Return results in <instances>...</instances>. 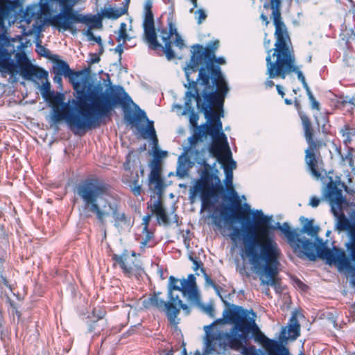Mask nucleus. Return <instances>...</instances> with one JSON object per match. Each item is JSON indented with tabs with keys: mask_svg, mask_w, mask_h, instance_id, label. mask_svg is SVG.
<instances>
[{
	"mask_svg": "<svg viewBox=\"0 0 355 355\" xmlns=\"http://www.w3.org/2000/svg\"><path fill=\"white\" fill-rule=\"evenodd\" d=\"M340 184L341 182L339 179L334 180L332 178H329V181L327 184L324 191V196L331 205V209L334 214H336V211L334 209V206L337 205L340 207L344 202L342 189L339 187Z\"/></svg>",
	"mask_w": 355,
	"mask_h": 355,
	"instance_id": "nucleus-19",
	"label": "nucleus"
},
{
	"mask_svg": "<svg viewBox=\"0 0 355 355\" xmlns=\"http://www.w3.org/2000/svg\"><path fill=\"white\" fill-rule=\"evenodd\" d=\"M263 46L266 50L267 56L266 58V74L268 76L270 73L269 68H270V62L271 64H273L275 62V60H272V57L275 58L276 56L273 55L274 53V49H270L271 46V41L270 39L268 38V33H265V36L263 38Z\"/></svg>",
	"mask_w": 355,
	"mask_h": 355,
	"instance_id": "nucleus-28",
	"label": "nucleus"
},
{
	"mask_svg": "<svg viewBox=\"0 0 355 355\" xmlns=\"http://www.w3.org/2000/svg\"><path fill=\"white\" fill-rule=\"evenodd\" d=\"M107 312L104 306L94 307L91 313L92 316L89 315V318H94L96 320L104 318Z\"/></svg>",
	"mask_w": 355,
	"mask_h": 355,
	"instance_id": "nucleus-35",
	"label": "nucleus"
},
{
	"mask_svg": "<svg viewBox=\"0 0 355 355\" xmlns=\"http://www.w3.org/2000/svg\"><path fill=\"white\" fill-rule=\"evenodd\" d=\"M270 217L263 215L261 211H257V215L254 217V232L252 226H248L245 231L248 236L243 238L244 251L245 254L250 257L252 263L256 268H259L258 261L260 258L256 250L259 246L261 257L265 259L266 264L263 268V272L260 274L259 279L262 285L272 286L277 293H282L281 280L277 277L279 273L277 265L278 259L281 254L277 243L270 236V230L275 227L270 225Z\"/></svg>",
	"mask_w": 355,
	"mask_h": 355,
	"instance_id": "nucleus-3",
	"label": "nucleus"
},
{
	"mask_svg": "<svg viewBox=\"0 0 355 355\" xmlns=\"http://www.w3.org/2000/svg\"><path fill=\"white\" fill-rule=\"evenodd\" d=\"M243 343V346L239 349H241V352L243 355H257V350L253 345L246 346Z\"/></svg>",
	"mask_w": 355,
	"mask_h": 355,
	"instance_id": "nucleus-40",
	"label": "nucleus"
},
{
	"mask_svg": "<svg viewBox=\"0 0 355 355\" xmlns=\"http://www.w3.org/2000/svg\"><path fill=\"white\" fill-rule=\"evenodd\" d=\"M218 46V40L209 42L205 48L199 44H193L185 73L187 84L196 81L202 86L201 98L223 106L229 87L219 66L225 64V60L216 57Z\"/></svg>",
	"mask_w": 355,
	"mask_h": 355,
	"instance_id": "nucleus-2",
	"label": "nucleus"
},
{
	"mask_svg": "<svg viewBox=\"0 0 355 355\" xmlns=\"http://www.w3.org/2000/svg\"><path fill=\"white\" fill-rule=\"evenodd\" d=\"M221 164L225 173L227 187L230 183V190L233 194V198L231 199L232 206H223L220 210V215L226 223L238 221L243 223L249 222L251 214L250 207L248 204L242 205L239 197L232 187V171L236 168V163L232 159Z\"/></svg>",
	"mask_w": 355,
	"mask_h": 355,
	"instance_id": "nucleus-12",
	"label": "nucleus"
},
{
	"mask_svg": "<svg viewBox=\"0 0 355 355\" xmlns=\"http://www.w3.org/2000/svg\"><path fill=\"white\" fill-rule=\"evenodd\" d=\"M153 214H149L144 216L142 219V225L144 226L143 229L144 231H147V229H149V223L151 220V218Z\"/></svg>",
	"mask_w": 355,
	"mask_h": 355,
	"instance_id": "nucleus-43",
	"label": "nucleus"
},
{
	"mask_svg": "<svg viewBox=\"0 0 355 355\" xmlns=\"http://www.w3.org/2000/svg\"><path fill=\"white\" fill-rule=\"evenodd\" d=\"M166 152L165 151H156L155 153V156L156 159L161 158L163 155H166Z\"/></svg>",
	"mask_w": 355,
	"mask_h": 355,
	"instance_id": "nucleus-57",
	"label": "nucleus"
},
{
	"mask_svg": "<svg viewBox=\"0 0 355 355\" xmlns=\"http://www.w3.org/2000/svg\"><path fill=\"white\" fill-rule=\"evenodd\" d=\"M212 175L207 174L194 187L193 195L199 193L202 200V209H205L213 206L211 198L216 195V191H223L221 185L215 187L212 182Z\"/></svg>",
	"mask_w": 355,
	"mask_h": 355,
	"instance_id": "nucleus-15",
	"label": "nucleus"
},
{
	"mask_svg": "<svg viewBox=\"0 0 355 355\" xmlns=\"http://www.w3.org/2000/svg\"><path fill=\"white\" fill-rule=\"evenodd\" d=\"M51 61L54 62L52 72L54 74L63 75L64 77L69 78V82L72 84L73 89L76 92V100L72 99L71 103L75 105L77 111L89 107L90 104H88L87 101V100L90 101V97L87 90L88 87L87 82L77 80L78 78L82 75V71L71 70L68 63L59 59L58 55H56Z\"/></svg>",
	"mask_w": 355,
	"mask_h": 355,
	"instance_id": "nucleus-13",
	"label": "nucleus"
},
{
	"mask_svg": "<svg viewBox=\"0 0 355 355\" xmlns=\"http://www.w3.org/2000/svg\"><path fill=\"white\" fill-rule=\"evenodd\" d=\"M193 101L194 100L191 101V109H188L185 105H184V107H185V108L188 111L190 112L189 122H190L191 125L193 127L197 128L198 127V121L199 116H198V113L194 112V109H193Z\"/></svg>",
	"mask_w": 355,
	"mask_h": 355,
	"instance_id": "nucleus-38",
	"label": "nucleus"
},
{
	"mask_svg": "<svg viewBox=\"0 0 355 355\" xmlns=\"http://www.w3.org/2000/svg\"><path fill=\"white\" fill-rule=\"evenodd\" d=\"M265 85L266 87H272L274 85H275V83L272 80H267L266 82H265Z\"/></svg>",
	"mask_w": 355,
	"mask_h": 355,
	"instance_id": "nucleus-58",
	"label": "nucleus"
},
{
	"mask_svg": "<svg viewBox=\"0 0 355 355\" xmlns=\"http://www.w3.org/2000/svg\"><path fill=\"white\" fill-rule=\"evenodd\" d=\"M100 48H99V51H98V55H101L103 53V43L101 42V45H99Z\"/></svg>",
	"mask_w": 355,
	"mask_h": 355,
	"instance_id": "nucleus-62",
	"label": "nucleus"
},
{
	"mask_svg": "<svg viewBox=\"0 0 355 355\" xmlns=\"http://www.w3.org/2000/svg\"><path fill=\"white\" fill-rule=\"evenodd\" d=\"M86 35L89 37L90 40L95 41L98 45H101V37L100 36L95 37L93 32L92 31V29H88L86 31Z\"/></svg>",
	"mask_w": 355,
	"mask_h": 355,
	"instance_id": "nucleus-42",
	"label": "nucleus"
},
{
	"mask_svg": "<svg viewBox=\"0 0 355 355\" xmlns=\"http://www.w3.org/2000/svg\"><path fill=\"white\" fill-rule=\"evenodd\" d=\"M276 89H277V91L278 94L282 96V98H284V96H285V93L283 91L282 87L281 85H276Z\"/></svg>",
	"mask_w": 355,
	"mask_h": 355,
	"instance_id": "nucleus-55",
	"label": "nucleus"
},
{
	"mask_svg": "<svg viewBox=\"0 0 355 355\" xmlns=\"http://www.w3.org/2000/svg\"><path fill=\"white\" fill-rule=\"evenodd\" d=\"M196 13L198 15L197 17L198 24H200L207 18V15L202 9L198 10Z\"/></svg>",
	"mask_w": 355,
	"mask_h": 355,
	"instance_id": "nucleus-44",
	"label": "nucleus"
},
{
	"mask_svg": "<svg viewBox=\"0 0 355 355\" xmlns=\"http://www.w3.org/2000/svg\"><path fill=\"white\" fill-rule=\"evenodd\" d=\"M41 94L53 108V119L58 123L65 120L71 129L88 130L99 126L101 118L110 115L112 110L121 105L124 110L134 104L130 96L121 86L112 89L110 96L103 93L92 91L89 93L91 104L89 107L78 111L80 115L73 113V108L69 101L64 103L65 96L62 93L55 94L51 90V84L46 80L41 87Z\"/></svg>",
	"mask_w": 355,
	"mask_h": 355,
	"instance_id": "nucleus-1",
	"label": "nucleus"
},
{
	"mask_svg": "<svg viewBox=\"0 0 355 355\" xmlns=\"http://www.w3.org/2000/svg\"><path fill=\"white\" fill-rule=\"evenodd\" d=\"M126 24L123 22L120 24L118 36L116 37V41L118 42H120L121 40L123 41V42L126 41H129L130 40V37L128 36L127 33V29H126Z\"/></svg>",
	"mask_w": 355,
	"mask_h": 355,
	"instance_id": "nucleus-36",
	"label": "nucleus"
},
{
	"mask_svg": "<svg viewBox=\"0 0 355 355\" xmlns=\"http://www.w3.org/2000/svg\"><path fill=\"white\" fill-rule=\"evenodd\" d=\"M10 14V1H0V29L3 28L4 19ZM0 73L3 77H15L20 73L23 78L30 80L47 79L48 72L42 68L33 65L26 53L15 52L14 46L3 33H0Z\"/></svg>",
	"mask_w": 355,
	"mask_h": 355,
	"instance_id": "nucleus-6",
	"label": "nucleus"
},
{
	"mask_svg": "<svg viewBox=\"0 0 355 355\" xmlns=\"http://www.w3.org/2000/svg\"><path fill=\"white\" fill-rule=\"evenodd\" d=\"M0 282H1L6 286H8V282L7 279L3 275L2 271L0 270Z\"/></svg>",
	"mask_w": 355,
	"mask_h": 355,
	"instance_id": "nucleus-54",
	"label": "nucleus"
},
{
	"mask_svg": "<svg viewBox=\"0 0 355 355\" xmlns=\"http://www.w3.org/2000/svg\"><path fill=\"white\" fill-rule=\"evenodd\" d=\"M100 55L97 53H91L90 54V63L94 64L98 63L100 61Z\"/></svg>",
	"mask_w": 355,
	"mask_h": 355,
	"instance_id": "nucleus-47",
	"label": "nucleus"
},
{
	"mask_svg": "<svg viewBox=\"0 0 355 355\" xmlns=\"http://www.w3.org/2000/svg\"><path fill=\"white\" fill-rule=\"evenodd\" d=\"M260 18L265 23L266 26H268L269 24L270 21L268 19V17L264 13L261 14Z\"/></svg>",
	"mask_w": 355,
	"mask_h": 355,
	"instance_id": "nucleus-56",
	"label": "nucleus"
},
{
	"mask_svg": "<svg viewBox=\"0 0 355 355\" xmlns=\"http://www.w3.org/2000/svg\"><path fill=\"white\" fill-rule=\"evenodd\" d=\"M165 355H173V349H171L169 351H168Z\"/></svg>",
	"mask_w": 355,
	"mask_h": 355,
	"instance_id": "nucleus-64",
	"label": "nucleus"
},
{
	"mask_svg": "<svg viewBox=\"0 0 355 355\" xmlns=\"http://www.w3.org/2000/svg\"><path fill=\"white\" fill-rule=\"evenodd\" d=\"M193 261V269L196 271L198 270L199 268H204L203 267V263H202L201 261H197L196 259H192Z\"/></svg>",
	"mask_w": 355,
	"mask_h": 355,
	"instance_id": "nucleus-48",
	"label": "nucleus"
},
{
	"mask_svg": "<svg viewBox=\"0 0 355 355\" xmlns=\"http://www.w3.org/2000/svg\"><path fill=\"white\" fill-rule=\"evenodd\" d=\"M78 0H40L39 12L46 17V22L58 31H69L73 34L77 23L89 25L88 29L101 26V19L95 15L80 14L73 9Z\"/></svg>",
	"mask_w": 355,
	"mask_h": 355,
	"instance_id": "nucleus-7",
	"label": "nucleus"
},
{
	"mask_svg": "<svg viewBox=\"0 0 355 355\" xmlns=\"http://www.w3.org/2000/svg\"><path fill=\"white\" fill-rule=\"evenodd\" d=\"M131 191L135 196H139L141 193V187L139 184V176L136 173L135 178L132 182V185H130Z\"/></svg>",
	"mask_w": 355,
	"mask_h": 355,
	"instance_id": "nucleus-39",
	"label": "nucleus"
},
{
	"mask_svg": "<svg viewBox=\"0 0 355 355\" xmlns=\"http://www.w3.org/2000/svg\"><path fill=\"white\" fill-rule=\"evenodd\" d=\"M336 150L340 157V163L343 166H348L352 171L355 169V149L350 146H347L345 153H343L341 148H336Z\"/></svg>",
	"mask_w": 355,
	"mask_h": 355,
	"instance_id": "nucleus-22",
	"label": "nucleus"
},
{
	"mask_svg": "<svg viewBox=\"0 0 355 355\" xmlns=\"http://www.w3.org/2000/svg\"><path fill=\"white\" fill-rule=\"evenodd\" d=\"M294 103L301 120L304 137L308 145L304 152L305 163L311 174L318 180L322 177V171L319 168V163L321 162L320 150L327 147L328 130L326 128V124H320L317 116L314 117V123L311 121L310 117L302 111L300 103L296 98Z\"/></svg>",
	"mask_w": 355,
	"mask_h": 355,
	"instance_id": "nucleus-9",
	"label": "nucleus"
},
{
	"mask_svg": "<svg viewBox=\"0 0 355 355\" xmlns=\"http://www.w3.org/2000/svg\"><path fill=\"white\" fill-rule=\"evenodd\" d=\"M284 103L286 104V105H291L293 104V101L291 99H288V98H285L284 99Z\"/></svg>",
	"mask_w": 355,
	"mask_h": 355,
	"instance_id": "nucleus-61",
	"label": "nucleus"
},
{
	"mask_svg": "<svg viewBox=\"0 0 355 355\" xmlns=\"http://www.w3.org/2000/svg\"><path fill=\"white\" fill-rule=\"evenodd\" d=\"M40 51L39 53L44 58L52 60L57 55H52L50 51L42 46H40Z\"/></svg>",
	"mask_w": 355,
	"mask_h": 355,
	"instance_id": "nucleus-41",
	"label": "nucleus"
},
{
	"mask_svg": "<svg viewBox=\"0 0 355 355\" xmlns=\"http://www.w3.org/2000/svg\"><path fill=\"white\" fill-rule=\"evenodd\" d=\"M263 293L267 295L268 297L271 298L272 296L270 295V288H268V286L264 288V290L263 291Z\"/></svg>",
	"mask_w": 355,
	"mask_h": 355,
	"instance_id": "nucleus-59",
	"label": "nucleus"
},
{
	"mask_svg": "<svg viewBox=\"0 0 355 355\" xmlns=\"http://www.w3.org/2000/svg\"><path fill=\"white\" fill-rule=\"evenodd\" d=\"M183 289V295L187 296L189 302L198 304L200 302V296L196 282V277L193 274L188 275L187 279L181 280V287Z\"/></svg>",
	"mask_w": 355,
	"mask_h": 355,
	"instance_id": "nucleus-20",
	"label": "nucleus"
},
{
	"mask_svg": "<svg viewBox=\"0 0 355 355\" xmlns=\"http://www.w3.org/2000/svg\"><path fill=\"white\" fill-rule=\"evenodd\" d=\"M272 19L275 26L274 36L275 38L273 55L276 56V60L273 64L269 63V78L279 77L284 79L287 75L295 73L305 90H309L310 88L305 77L295 64L291 39L282 15Z\"/></svg>",
	"mask_w": 355,
	"mask_h": 355,
	"instance_id": "nucleus-8",
	"label": "nucleus"
},
{
	"mask_svg": "<svg viewBox=\"0 0 355 355\" xmlns=\"http://www.w3.org/2000/svg\"><path fill=\"white\" fill-rule=\"evenodd\" d=\"M126 12L125 9L120 8L116 9L114 8H108L103 10V15L108 18L112 19H116Z\"/></svg>",
	"mask_w": 355,
	"mask_h": 355,
	"instance_id": "nucleus-31",
	"label": "nucleus"
},
{
	"mask_svg": "<svg viewBox=\"0 0 355 355\" xmlns=\"http://www.w3.org/2000/svg\"><path fill=\"white\" fill-rule=\"evenodd\" d=\"M282 0H269L263 3V7L266 10H272L270 17L273 19L282 15Z\"/></svg>",
	"mask_w": 355,
	"mask_h": 355,
	"instance_id": "nucleus-26",
	"label": "nucleus"
},
{
	"mask_svg": "<svg viewBox=\"0 0 355 355\" xmlns=\"http://www.w3.org/2000/svg\"><path fill=\"white\" fill-rule=\"evenodd\" d=\"M174 223H176L177 225H178V217L177 214L174 215Z\"/></svg>",
	"mask_w": 355,
	"mask_h": 355,
	"instance_id": "nucleus-63",
	"label": "nucleus"
},
{
	"mask_svg": "<svg viewBox=\"0 0 355 355\" xmlns=\"http://www.w3.org/2000/svg\"><path fill=\"white\" fill-rule=\"evenodd\" d=\"M354 235H355V223L352 225L350 230V236H353Z\"/></svg>",
	"mask_w": 355,
	"mask_h": 355,
	"instance_id": "nucleus-60",
	"label": "nucleus"
},
{
	"mask_svg": "<svg viewBox=\"0 0 355 355\" xmlns=\"http://www.w3.org/2000/svg\"><path fill=\"white\" fill-rule=\"evenodd\" d=\"M203 310L209 314L210 316L213 317L214 315V309L211 304H209L207 306H205L203 307Z\"/></svg>",
	"mask_w": 355,
	"mask_h": 355,
	"instance_id": "nucleus-46",
	"label": "nucleus"
},
{
	"mask_svg": "<svg viewBox=\"0 0 355 355\" xmlns=\"http://www.w3.org/2000/svg\"><path fill=\"white\" fill-rule=\"evenodd\" d=\"M341 103L343 105H345L346 103H349L355 107V96L350 98L348 101H343Z\"/></svg>",
	"mask_w": 355,
	"mask_h": 355,
	"instance_id": "nucleus-52",
	"label": "nucleus"
},
{
	"mask_svg": "<svg viewBox=\"0 0 355 355\" xmlns=\"http://www.w3.org/2000/svg\"><path fill=\"white\" fill-rule=\"evenodd\" d=\"M149 183L155 185V190L162 191L163 189V180L161 177V168L158 159L155 161V164L152 166L149 174Z\"/></svg>",
	"mask_w": 355,
	"mask_h": 355,
	"instance_id": "nucleus-23",
	"label": "nucleus"
},
{
	"mask_svg": "<svg viewBox=\"0 0 355 355\" xmlns=\"http://www.w3.org/2000/svg\"><path fill=\"white\" fill-rule=\"evenodd\" d=\"M306 95L309 98V102H310V107L311 110H315L317 111L320 110V103L315 99L314 97L313 93L311 92V89L306 91Z\"/></svg>",
	"mask_w": 355,
	"mask_h": 355,
	"instance_id": "nucleus-37",
	"label": "nucleus"
},
{
	"mask_svg": "<svg viewBox=\"0 0 355 355\" xmlns=\"http://www.w3.org/2000/svg\"><path fill=\"white\" fill-rule=\"evenodd\" d=\"M73 191L82 200L83 209L87 217L89 216L87 214H93L98 221L103 224L105 218L109 216V212L103 209L107 207L111 211L115 227L129 225V218L124 212H119V205L116 203L105 200L103 207L100 206V201L104 200L110 191V184L103 179L94 175L88 177L78 182Z\"/></svg>",
	"mask_w": 355,
	"mask_h": 355,
	"instance_id": "nucleus-5",
	"label": "nucleus"
},
{
	"mask_svg": "<svg viewBox=\"0 0 355 355\" xmlns=\"http://www.w3.org/2000/svg\"><path fill=\"white\" fill-rule=\"evenodd\" d=\"M300 220L301 223H304L302 227L300 232L302 233H306L308 235L315 237V242L311 241L313 244H317L316 239L320 238L318 236V233L320 231V227L318 225H314V220L313 219H308L304 218V216H301L300 218Z\"/></svg>",
	"mask_w": 355,
	"mask_h": 355,
	"instance_id": "nucleus-24",
	"label": "nucleus"
},
{
	"mask_svg": "<svg viewBox=\"0 0 355 355\" xmlns=\"http://www.w3.org/2000/svg\"><path fill=\"white\" fill-rule=\"evenodd\" d=\"M161 293L154 292L150 296L144 300L142 304L146 309H156L159 311H165L169 320L173 321L178 315L180 309H182L187 315L190 313V308L184 304L179 296L171 297L168 302H165L159 295Z\"/></svg>",
	"mask_w": 355,
	"mask_h": 355,
	"instance_id": "nucleus-14",
	"label": "nucleus"
},
{
	"mask_svg": "<svg viewBox=\"0 0 355 355\" xmlns=\"http://www.w3.org/2000/svg\"><path fill=\"white\" fill-rule=\"evenodd\" d=\"M212 137L213 143L209 147V151L212 156L215 157L220 164L232 159V152L223 129L214 132V136Z\"/></svg>",
	"mask_w": 355,
	"mask_h": 355,
	"instance_id": "nucleus-16",
	"label": "nucleus"
},
{
	"mask_svg": "<svg viewBox=\"0 0 355 355\" xmlns=\"http://www.w3.org/2000/svg\"><path fill=\"white\" fill-rule=\"evenodd\" d=\"M277 225V229L284 234L293 252H297L299 257H305L310 261H315L319 257L326 260L329 264L334 263L338 270L350 272L355 284V235L350 236L345 245L347 257L345 252L340 248H334V251L328 248L321 238L316 239V245L310 239L300 238L297 230H292L286 222L282 225L278 223Z\"/></svg>",
	"mask_w": 355,
	"mask_h": 355,
	"instance_id": "nucleus-4",
	"label": "nucleus"
},
{
	"mask_svg": "<svg viewBox=\"0 0 355 355\" xmlns=\"http://www.w3.org/2000/svg\"><path fill=\"white\" fill-rule=\"evenodd\" d=\"M114 51L118 53L119 56L121 57L123 52V44H118L116 46V48L114 49Z\"/></svg>",
	"mask_w": 355,
	"mask_h": 355,
	"instance_id": "nucleus-53",
	"label": "nucleus"
},
{
	"mask_svg": "<svg viewBox=\"0 0 355 355\" xmlns=\"http://www.w3.org/2000/svg\"><path fill=\"white\" fill-rule=\"evenodd\" d=\"M229 228L232 230L229 235L232 241L234 243L240 241L242 239L244 230L241 227L234 226H230Z\"/></svg>",
	"mask_w": 355,
	"mask_h": 355,
	"instance_id": "nucleus-34",
	"label": "nucleus"
},
{
	"mask_svg": "<svg viewBox=\"0 0 355 355\" xmlns=\"http://www.w3.org/2000/svg\"><path fill=\"white\" fill-rule=\"evenodd\" d=\"M136 107H137L139 110L138 114H132L131 112L126 113L125 114V119L128 122V123L130 124L132 126H137L139 122L142 119H146L148 121L147 128L144 129L142 132V137L144 139L151 138L155 143V144H157V138L156 136V132L154 128L153 121H148V117L146 116V112L144 110L139 109L138 105L134 104Z\"/></svg>",
	"mask_w": 355,
	"mask_h": 355,
	"instance_id": "nucleus-17",
	"label": "nucleus"
},
{
	"mask_svg": "<svg viewBox=\"0 0 355 355\" xmlns=\"http://www.w3.org/2000/svg\"><path fill=\"white\" fill-rule=\"evenodd\" d=\"M201 272L203 273L204 275V277H205V282L207 285L209 286H211L216 291V293H217V295L220 297V298L223 300V302L225 304H227L226 301L224 300L223 297L220 294V291L223 290V288L218 286L212 279L210 277L209 275H208L207 273H206V270L204 268H201Z\"/></svg>",
	"mask_w": 355,
	"mask_h": 355,
	"instance_id": "nucleus-30",
	"label": "nucleus"
},
{
	"mask_svg": "<svg viewBox=\"0 0 355 355\" xmlns=\"http://www.w3.org/2000/svg\"><path fill=\"white\" fill-rule=\"evenodd\" d=\"M187 89L184 94L185 106L188 109L191 108V101L195 100L197 107L203 112L207 123L198 127L193 135L189 137V141L191 146H194L204 136L207 135L214 136V132L222 130V122L220 117L223 116V106H220L214 101H205L201 98L197 82L191 81L189 84H184Z\"/></svg>",
	"mask_w": 355,
	"mask_h": 355,
	"instance_id": "nucleus-11",
	"label": "nucleus"
},
{
	"mask_svg": "<svg viewBox=\"0 0 355 355\" xmlns=\"http://www.w3.org/2000/svg\"><path fill=\"white\" fill-rule=\"evenodd\" d=\"M288 338L291 340H295L300 334V324L297 318V314L294 313L288 323Z\"/></svg>",
	"mask_w": 355,
	"mask_h": 355,
	"instance_id": "nucleus-25",
	"label": "nucleus"
},
{
	"mask_svg": "<svg viewBox=\"0 0 355 355\" xmlns=\"http://www.w3.org/2000/svg\"><path fill=\"white\" fill-rule=\"evenodd\" d=\"M320 199L317 197H311L309 205L313 207H317L320 204Z\"/></svg>",
	"mask_w": 355,
	"mask_h": 355,
	"instance_id": "nucleus-49",
	"label": "nucleus"
},
{
	"mask_svg": "<svg viewBox=\"0 0 355 355\" xmlns=\"http://www.w3.org/2000/svg\"><path fill=\"white\" fill-rule=\"evenodd\" d=\"M62 75H58V74H55L54 77H53V82L55 83H57L60 85H62Z\"/></svg>",
	"mask_w": 355,
	"mask_h": 355,
	"instance_id": "nucleus-51",
	"label": "nucleus"
},
{
	"mask_svg": "<svg viewBox=\"0 0 355 355\" xmlns=\"http://www.w3.org/2000/svg\"><path fill=\"white\" fill-rule=\"evenodd\" d=\"M352 223L348 218L344 215L341 214L338 219L337 229L340 231H347L349 237H350V230L352 227Z\"/></svg>",
	"mask_w": 355,
	"mask_h": 355,
	"instance_id": "nucleus-32",
	"label": "nucleus"
},
{
	"mask_svg": "<svg viewBox=\"0 0 355 355\" xmlns=\"http://www.w3.org/2000/svg\"><path fill=\"white\" fill-rule=\"evenodd\" d=\"M340 133L343 138V144L346 146L352 144V141L355 139V128L348 124L343 125L340 130Z\"/></svg>",
	"mask_w": 355,
	"mask_h": 355,
	"instance_id": "nucleus-27",
	"label": "nucleus"
},
{
	"mask_svg": "<svg viewBox=\"0 0 355 355\" xmlns=\"http://www.w3.org/2000/svg\"><path fill=\"white\" fill-rule=\"evenodd\" d=\"M144 237L141 242V248H152L155 245L154 242V232L149 229L147 231L142 230Z\"/></svg>",
	"mask_w": 355,
	"mask_h": 355,
	"instance_id": "nucleus-29",
	"label": "nucleus"
},
{
	"mask_svg": "<svg viewBox=\"0 0 355 355\" xmlns=\"http://www.w3.org/2000/svg\"><path fill=\"white\" fill-rule=\"evenodd\" d=\"M132 153H129L126 156L125 162L123 164V168L125 171H130L131 168Z\"/></svg>",
	"mask_w": 355,
	"mask_h": 355,
	"instance_id": "nucleus-45",
	"label": "nucleus"
},
{
	"mask_svg": "<svg viewBox=\"0 0 355 355\" xmlns=\"http://www.w3.org/2000/svg\"><path fill=\"white\" fill-rule=\"evenodd\" d=\"M112 259L115 264H118L125 277H130L137 274H139L141 270L136 261L131 258L125 251L119 255L114 254L112 255Z\"/></svg>",
	"mask_w": 355,
	"mask_h": 355,
	"instance_id": "nucleus-18",
	"label": "nucleus"
},
{
	"mask_svg": "<svg viewBox=\"0 0 355 355\" xmlns=\"http://www.w3.org/2000/svg\"><path fill=\"white\" fill-rule=\"evenodd\" d=\"M98 320H96L94 319L89 324H88V331L89 332H93L96 330V327L97 325V322Z\"/></svg>",
	"mask_w": 355,
	"mask_h": 355,
	"instance_id": "nucleus-50",
	"label": "nucleus"
},
{
	"mask_svg": "<svg viewBox=\"0 0 355 355\" xmlns=\"http://www.w3.org/2000/svg\"><path fill=\"white\" fill-rule=\"evenodd\" d=\"M178 284V279L173 276H170L168 279V298L176 297L173 293L174 291H180L183 294V289L180 288L181 284Z\"/></svg>",
	"mask_w": 355,
	"mask_h": 355,
	"instance_id": "nucleus-33",
	"label": "nucleus"
},
{
	"mask_svg": "<svg viewBox=\"0 0 355 355\" xmlns=\"http://www.w3.org/2000/svg\"><path fill=\"white\" fill-rule=\"evenodd\" d=\"M145 16L143 21L144 35L149 48L153 50L161 49L168 60L175 58L176 55L172 49V44L182 50L185 46L184 42L178 32L172 17L167 19L168 30L164 26H158L157 32L164 45L159 44L155 27L154 15L152 11V3L148 1L145 4Z\"/></svg>",
	"mask_w": 355,
	"mask_h": 355,
	"instance_id": "nucleus-10",
	"label": "nucleus"
},
{
	"mask_svg": "<svg viewBox=\"0 0 355 355\" xmlns=\"http://www.w3.org/2000/svg\"><path fill=\"white\" fill-rule=\"evenodd\" d=\"M147 206L148 209L152 212V214L156 216L157 223L159 225H168L171 223L160 198L154 201L150 200L147 203Z\"/></svg>",
	"mask_w": 355,
	"mask_h": 355,
	"instance_id": "nucleus-21",
	"label": "nucleus"
}]
</instances>
